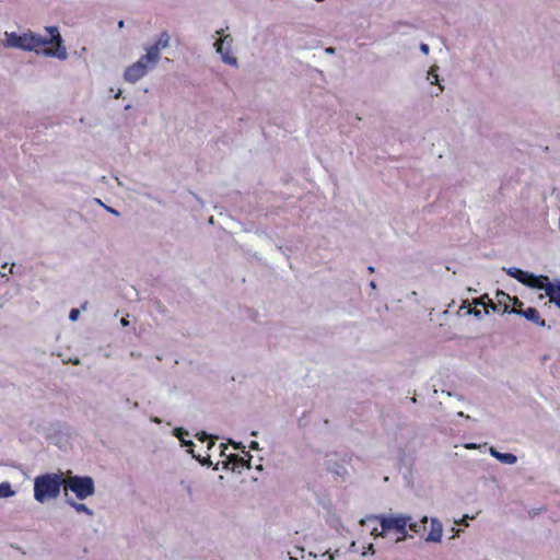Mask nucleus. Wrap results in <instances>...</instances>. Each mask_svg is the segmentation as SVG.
<instances>
[{"instance_id": "obj_25", "label": "nucleus", "mask_w": 560, "mask_h": 560, "mask_svg": "<svg viewBox=\"0 0 560 560\" xmlns=\"http://www.w3.org/2000/svg\"><path fill=\"white\" fill-rule=\"evenodd\" d=\"M511 303H513V308H521L523 306V302L518 300V298L513 296Z\"/></svg>"}, {"instance_id": "obj_29", "label": "nucleus", "mask_w": 560, "mask_h": 560, "mask_svg": "<svg viewBox=\"0 0 560 560\" xmlns=\"http://www.w3.org/2000/svg\"><path fill=\"white\" fill-rule=\"evenodd\" d=\"M366 549H368L366 551L362 552V556H365L368 552H370L372 555L375 553L373 544H370Z\"/></svg>"}, {"instance_id": "obj_33", "label": "nucleus", "mask_w": 560, "mask_h": 560, "mask_svg": "<svg viewBox=\"0 0 560 560\" xmlns=\"http://www.w3.org/2000/svg\"><path fill=\"white\" fill-rule=\"evenodd\" d=\"M371 534H372L374 537H381L380 535H377V534H380V532L377 530V528H373Z\"/></svg>"}, {"instance_id": "obj_35", "label": "nucleus", "mask_w": 560, "mask_h": 560, "mask_svg": "<svg viewBox=\"0 0 560 560\" xmlns=\"http://www.w3.org/2000/svg\"><path fill=\"white\" fill-rule=\"evenodd\" d=\"M324 555H328V560L335 559V553H328V551H326Z\"/></svg>"}, {"instance_id": "obj_38", "label": "nucleus", "mask_w": 560, "mask_h": 560, "mask_svg": "<svg viewBox=\"0 0 560 560\" xmlns=\"http://www.w3.org/2000/svg\"><path fill=\"white\" fill-rule=\"evenodd\" d=\"M474 313L476 316H480V314H481V312L479 310H475Z\"/></svg>"}, {"instance_id": "obj_22", "label": "nucleus", "mask_w": 560, "mask_h": 560, "mask_svg": "<svg viewBox=\"0 0 560 560\" xmlns=\"http://www.w3.org/2000/svg\"><path fill=\"white\" fill-rule=\"evenodd\" d=\"M407 528L408 527H405L404 532H397L398 537L396 539V542H400V541L406 540L408 538H412V536L408 534Z\"/></svg>"}, {"instance_id": "obj_27", "label": "nucleus", "mask_w": 560, "mask_h": 560, "mask_svg": "<svg viewBox=\"0 0 560 560\" xmlns=\"http://www.w3.org/2000/svg\"><path fill=\"white\" fill-rule=\"evenodd\" d=\"M233 446L235 450H242V453L246 456H249L250 454L248 452H245V446H242L241 443H233Z\"/></svg>"}, {"instance_id": "obj_4", "label": "nucleus", "mask_w": 560, "mask_h": 560, "mask_svg": "<svg viewBox=\"0 0 560 560\" xmlns=\"http://www.w3.org/2000/svg\"><path fill=\"white\" fill-rule=\"evenodd\" d=\"M376 520L380 522L382 530L380 532L381 537H385L390 532H404L405 527L411 521V516L407 514L390 513L368 516L365 520H361L360 524L364 525L366 521Z\"/></svg>"}, {"instance_id": "obj_9", "label": "nucleus", "mask_w": 560, "mask_h": 560, "mask_svg": "<svg viewBox=\"0 0 560 560\" xmlns=\"http://www.w3.org/2000/svg\"><path fill=\"white\" fill-rule=\"evenodd\" d=\"M327 470L335 477L345 480L349 476V462L346 457L330 459L326 464Z\"/></svg>"}, {"instance_id": "obj_24", "label": "nucleus", "mask_w": 560, "mask_h": 560, "mask_svg": "<svg viewBox=\"0 0 560 560\" xmlns=\"http://www.w3.org/2000/svg\"><path fill=\"white\" fill-rule=\"evenodd\" d=\"M79 315H80V311H79L78 308H72V310L70 311L69 318H70L72 322H74V320H77V319H78Z\"/></svg>"}, {"instance_id": "obj_13", "label": "nucleus", "mask_w": 560, "mask_h": 560, "mask_svg": "<svg viewBox=\"0 0 560 560\" xmlns=\"http://www.w3.org/2000/svg\"><path fill=\"white\" fill-rule=\"evenodd\" d=\"M443 534V526L436 518L431 520L430 532L425 537V541L440 542Z\"/></svg>"}, {"instance_id": "obj_15", "label": "nucleus", "mask_w": 560, "mask_h": 560, "mask_svg": "<svg viewBox=\"0 0 560 560\" xmlns=\"http://www.w3.org/2000/svg\"><path fill=\"white\" fill-rule=\"evenodd\" d=\"M5 37L4 45L7 47L21 48L22 35H18L16 33H5Z\"/></svg>"}, {"instance_id": "obj_23", "label": "nucleus", "mask_w": 560, "mask_h": 560, "mask_svg": "<svg viewBox=\"0 0 560 560\" xmlns=\"http://www.w3.org/2000/svg\"><path fill=\"white\" fill-rule=\"evenodd\" d=\"M500 462L506 465H513L516 463L517 457H497Z\"/></svg>"}, {"instance_id": "obj_20", "label": "nucleus", "mask_w": 560, "mask_h": 560, "mask_svg": "<svg viewBox=\"0 0 560 560\" xmlns=\"http://www.w3.org/2000/svg\"><path fill=\"white\" fill-rule=\"evenodd\" d=\"M178 431V438L179 440L182 441V443L186 444L187 446H189V448L187 450L188 453H190L191 455H195L194 454V450H192V446H194V443L191 441H186V438H184V433L182 432L180 429L177 430ZM185 435H188L187 432H185Z\"/></svg>"}, {"instance_id": "obj_17", "label": "nucleus", "mask_w": 560, "mask_h": 560, "mask_svg": "<svg viewBox=\"0 0 560 560\" xmlns=\"http://www.w3.org/2000/svg\"><path fill=\"white\" fill-rule=\"evenodd\" d=\"M506 272H508L509 276H511L512 278L516 279L521 283H524V281L527 279V276H528L527 271H524V270H522L520 268H516V267H512V268L508 269Z\"/></svg>"}, {"instance_id": "obj_10", "label": "nucleus", "mask_w": 560, "mask_h": 560, "mask_svg": "<svg viewBox=\"0 0 560 560\" xmlns=\"http://www.w3.org/2000/svg\"><path fill=\"white\" fill-rule=\"evenodd\" d=\"M231 43L232 38L230 37V35H226L224 37L219 38L215 42L214 46L225 63L236 66L237 59L231 55Z\"/></svg>"}, {"instance_id": "obj_26", "label": "nucleus", "mask_w": 560, "mask_h": 560, "mask_svg": "<svg viewBox=\"0 0 560 560\" xmlns=\"http://www.w3.org/2000/svg\"><path fill=\"white\" fill-rule=\"evenodd\" d=\"M226 448H228L226 443H220L219 444V451H220L219 455H221V456L226 455V453H225Z\"/></svg>"}, {"instance_id": "obj_5", "label": "nucleus", "mask_w": 560, "mask_h": 560, "mask_svg": "<svg viewBox=\"0 0 560 560\" xmlns=\"http://www.w3.org/2000/svg\"><path fill=\"white\" fill-rule=\"evenodd\" d=\"M201 466L211 467L214 470L228 471L241 475L245 469H250V462L254 457H225L224 460L213 462L212 457H195Z\"/></svg>"}, {"instance_id": "obj_19", "label": "nucleus", "mask_w": 560, "mask_h": 560, "mask_svg": "<svg viewBox=\"0 0 560 560\" xmlns=\"http://www.w3.org/2000/svg\"><path fill=\"white\" fill-rule=\"evenodd\" d=\"M14 494V491L11 489L10 483L3 482L0 483V498H9Z\"/></svg>"}, {"instance_id": "obj_46", "label": "nucleus", "mask_w": 560, "mask_h": 560, "mask_svg": "<svg viewBox=\"0 0 560 560\" xmlns=\"http://www.w3.org/2000/svg\"><path fill=\"white\" fill-rule=\"evenodd\" d=\"M327 51H328V52H332V51H334V49H332V48H328V49H327Z\"/></svg>"}, {"instance_id": "obj_8", "label": "nucleus", "mask_w": 560, "mask_h": 560, "mask_svg": "<svg viewBox=\"0 0 560 560\" xmlns=\"http://www.w3.org/2000/svg\"><path fill=\"white\" fill-rule=\"evenodd\" d=\"M171 36L167 32H162L158 37L156 42L147 47L145 58L151 59L152 62L158 63L160 60V51L161 49L166 48L170 45Z\"/></svg>"}, {"instance_id": "obj_16", "label": "nucleus", "mask_w": 560, "mask_h": 560, "mask_svg": "<svg viewBox=\"0 0 560 560\" xmlns=\"http://www.w3.org/2000/svg\"><path fill=\"white\" fill-rule=\"evenodd\" d=\"M66 502L79 513H85L89 516L94 515L93 511L90 508H88L84 503L75 502L72 499H67Z\"/></svg>"}, {"instance_id": "obj_1", "label": "nucleus", "mask_w": 560, "mask_h": 560, "mask_svg": "<svg viewBox=\"0 0 560 560\" xmlns=\"http://www.w3.org/2000/svg\"><path fill=\"white\" fill-rule=\"evenodd\" d=\"M49 38L35 35L33 33L22 34L21 49L27 51L43 52L46 56L57 57L58 59L67 58V50L62 46V38L56 26L47 27Z\"/></svg>"}, {"instance_id": "obj_28", "label": "nucleus", "mask_w": 560, "mask_h": 560, "mask_svg": "<svg viewBox=\"0 0 560 560\" xmlns=\"http://www.w3.org/2000/svg\"><path fill=\"white\" fill-rule=\"evenodd\" d=\"M488 451L490 452V455H492V456H495V455H510L509 453H500L497 450H494L493 447H489Z\"/></svg>"}, {"instance_id": "obj_44", "label": "nucleus", "mask_w": 560, "mask_h": 560, "mask_svg": "<svg viewBox=\"0 0 560 560\" xmlns=\"http://www.w3.org/2000/svg\"><path fill=\"white\" fill-rule=\"evenodd\" d=\"M256 469H257V470H261V465H260V464H258V465L256 466Z\"/></svg>"}, {"instance_id": "obj_2", "label": "nucleus", "mask_w": 560, "mask_h": 560, "mask_svg": "<svg viewBox=\"0 0 560 560\" xmlns=\"http://www.w3.org/2000/svg\"><path fill=\"white\" fill-rule=\"evenodd\" d=\"M65 474H44L34 480V498L39 503L55 500L63 489Z\"/></svg>"}, {"instance_id": "obj_6", "label": "nucleus", "mask_w": 560, "mask_h": 560, "mask_svg": "<svg viewBox=\"0 0 560 560\" xmlns=\"http://www.w3.org/2000/svg\"><path fill=\"white\" fill-rule=\"evenodd\" d=\"M156 63L152 62L151 59L145 58V54L132 65H130L124 73L126 81L135 83L143 78L150 68H153Z\"/></svg>"}, {"instance_id": "obj_42", "label": "nucleus", "mask_w": 560, "mask_h": 560, "mask_svg": "<svg viewBox=\"0 0 560 560\" xmlns=\"http://www.w3.org/2000/svg\"><path fill=\"white\" fill-rule=\"evenodd\" d=\"M459 530H456L455 527H452V534H457Z\"/></svg>"}, {"instance_id": "obj_43", "label": "nucleus", "mask_w": 560, "mask_h": 560, "mask_svg": "<svg viewBox=\"0 0 560 560\" xmlns=\"http://www.w3.org/2000/svg\"><path fill=\"white\" fill-rule=\"evenodd\" d=\"M369 272L370 273L374 272V268L373 267H369Z\"/></svg>"}, {"instance_id": "obj_39", "label": "nucleus", "mask_w": 560, "mask_h": 560, "mask_svg": "<svg viewBox=\"0 0 560 560\" xmlns=\"http://www.w3.org/2000/svg\"><path fill=\"white\" fill-rule=\"evenodd\" d=\"M121 324H122L124 326L128 325L127 319L122 318V319H121Z\"/></svg>"}, {"instance_id": "obj_34", "label": "nucleus", "mask_w": 560, "mask_h": 560, "mask_svg": "<svg viewBox=\"0 0 560 560\" xmlns=\"http://www.w3.org/2000/svg\"><path fill=\"white\" fill-rule=\"evenodd\" d=\"M432 78V80L438 81V74H434L432 72L429 73V79Z\"/></svg>"}, {"instance_id": "obj_31", "label": "nucleus", "mask_w": 560, "mask_h": 560, "mask_svg": "<svg viewBox=\"0 0 560 560\" xmlns=\"http://www.w3.org/2000/svg\"><path fill=\"white\" fill-rule=\"evenodd\" d=\"M465 447L467 450H474V448H477L478 446L476 444H466Z\"/></svg>"}, {"instance_id": "obj_45", "label": "nucleus", "mask_w": 560, "mask_h": 560, "mask_svg": "<svg viewBox=\"0 0 560 560\" xmlns=\"http://www.w3.org/2000/svg\"><path fill=\"white\" fill-rule=\"evenodd\" d=\"M290 560H298V557L290 556Z\"/></svg>"}, {"instance_id": "obj_3", "label": "nucleus", "mask_w": 560, "mask_h": 560, "mask_svg": "<svg viewBox=\"0 0 560 560\" xmlns=\"http://www.w3.org/2000/svg\"><path fill=\"white\" fill-rule=\"evenodd\" d=\"M74 493L78 500H85L95 494L94 480L90 476H77L72 475V471L68 470L65 474L63 492L68 497V492Z\"/></svg>"}, {"instance_id": "obj_11", "label": "nucleus", "mask_w": 560, "mask_h": 560, "mask_svg": "<svg viewBox=\"0 0 560 560\" xmlns=\"http://www.w3.org/2000/svg\"><path fill=\"white\" fill-rule=\"evenodd\" d=\"M511 313L520 314L524 316L527 320L544 327L546 325L545 319L541 318L539 312L535 307H528L525 311L522 308H512Z\"/></svg>"}, {"instance_id": "obj_36", "label": "nucleus", "mask_w": 560, "mask_h": 560, "mask_svg": "<svg viewBox=\"0 0 560 560\" xmlns=\"http://www.w3.org/2000/svg\"><path fill=\"white\" fill-rule=\"evenodd\" d=\"M106 209H107V211H109V212H112L114 214H118V212L115 209L110 208V207H106Z\"/></svg>"}, {"instance_id": "obj_18", "label": "nucleus", "mask_w": 560, "mask_h": 560, "mask_svg": "<svg viewBox=\"0 0 560 560\" xmlns=\"http://www.w3.org/2000/svg\"><path fill=\"white\" fill-rule=\"evenodd\" d=\"M428 523V517L424 516L419 523L418 522H412L409 521V524L407 525V527L412 530L413 533L416 534H420L422 530L425 529V524Z\"/></svg>"}, {"instance_id": "obj_14", "label": "nucleus", "mask_w": 560, "mask_h": 560, "mask_svg": "<svg viewBox=\"0 0 560 560\" xmlns=\"http://www.w3.org/2000/svg\"><path fill=\"white\" fill-rule=\"evenodd\" d=\"M547 296L560 308V282L547 288Z\"/></svg>"}, {"instance_id": "obj_37", "label": "nucleus", "mask_w": 560, "mask_h": 560, "mask_svg": "<svg viewBox=\"0 0 560 560\" xmlns=\"http://www.w3.org/2000/svg\"><path fill=\"white\" fill-rule=\"evenodd\" d=\"M349 550L350 551H354L355 550V541L351 542Z\"/></svg>"}, {"instance_id": "obj_21", "label": "nucleus", "mask_w": 560, "mask_h": 560, "mask_svg": "<svg viewBox=\"0 0 560 560\" xmlns=\"http://www.w3.org/2000/svg\"><path fill=\"white\" fill-rule=\"evenodd\" d=\"M199 440L201 442L208 441V450L211 451L212 447L215 445L214 440L211 436H208L205 432L199 436Z\"/></svg>"}, {"instance_id": "obj_30", "label": "nucleus", "mask_w": 560, "mask_h": 560, "mask_svg": "<svg viewBox=\"0 0 560 560\" xmlns=\"http://www.w3.org/2000/svg\"><path fill=\"white\" fill-rule=\"evenodd\" d=\"M420 50H421L423 54L428 55V54H429V50H430L429 45H427V44H421V45H420Z\"/></svg>"}, {"instance_id": "obj_7", "label": "nucleus", "mask_w": 560, "mask_h": 560, "mask_svg": "<svg viewBox=\"0 0 560 560\" xmlns=\"http://www.w3.org/2000/svg\"><path fill=\"white\" fill-rule=\"evenodd\" d=\"M497 304L493 303L492 300L488 298V295H483L480 298L476 304H481L485 307V312L488 314V306L492 308L493 312L502 311V313H505L509 311L510 303L512 301V296H510L508 293L498 290L495 293Z\"/></svg>"}, {"instance_id": "obj_32", "label": "nucleus", "mask_w": 560, "mask_h": 560, "mask_svg": "<svg viewBox=\"0 0 560 560\" xmlns=\"http://www.w3.org/2000/svg\"><path fill=\"white\" fill-rule=\"evenodd\" d=\"M250 448H253V450H258V443H257V442H255V441H253V442L250 443Z\"/></svg>"}, {"instance_id": "obj_12", "label": "nucleus", "mask_w": 560, "mask_h": 560, "mask_svg": "<svg viewBox=\"0 0 560 560\" xmlns=\"http://www.w3.org/2000/svg\"><path fill=\"white\" fill-rule=\"evenodd\" d=\"M523 284L533 289H544L546 293L547 288L553 285V283L549 282V278L547 276H535L529 272Z\"/></svg>"}, {"instance_id": "obj_40", "label": "nucleus", "mask_w": 560, "mask_h": 560, "mask_svg": "<svg viewBox=\"0 0 560 560\" xmlns=\"http://www.w3.org/2000/svg\"><path fill=\"white\" fill-rule=\"evenodd\" d=\"M298 551L301 556H303V552H304V549L303 548H298Z\"/></svg>"}, {"instance_id": "obj_41", "label": "nucleus", "mask_w": 560, "mask_h": 560, "mask_svg": "<svg viewBox=\"0 0 560 560\" xmlns=\"http://www.w3.org/2000/svg\"><path fill=\"white\" fill-rule=\"evenodd\" d=\"M459 530H456L455 527H452V534H457Z\"/></svg>"}]
</instances>
